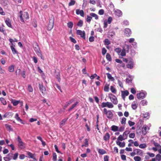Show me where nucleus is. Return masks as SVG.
I'll return each instance as SVG.
<instances>
[{"mask_svg":"<svg viewBox=\"0 0 161 161\" xmlns=\"http://www.w3.org/2000/svg\"><path fill=\"white\" fill-rule=\"evenodd\" d=\"M33 48L37 55L38 56L40 57L42 60H44V58L43 56L41 53V51L37 43L36 42L34 44Z\"/></svg>","mask_w":161,"mask_h":161,"instance_id":"nucleus-1","label":"nucleus"},{"mask_svg":"<svg viewBox=\"0 0 161 161\" xmlns=\"http://www.w3.org/2000/svg\"><path fill=\"white\" fill-rule=\"evenodd\" d=\"M19 14L20 20L22 22H24V20H27L29 19V14L27 12H25L24 14H23L22 11H20Z\"/></svg>","mask_w":161,"mask_h":161,"instance_id":"nucleus-2","label":"nucleus"},{"mask_svg":"<svg viewBox=\"0 0 161 161\" xmlns=\"http://www.w3.org/2000/svg\"><path fill=\"white\" fill-rule=\"evenodd\" d=\"M54 19L53 16L49 19V23L47 25V29L48 31H51L53 28L54 25Z\"/></svg>","mask_w":161,"mask_h":161,"instance_id":"nucleus-3","label":"nucleus"},{"mask_svg":"<svg viewBox=\"0 0 161 161\" xmlns=\"http://www.w3.org/2000/svg\"><path fill=\"white\" fill-rule=\"evenodd\" d=\"M108 97L114 104L116 105L118 104V101L115 96L110 93L108 94Z\"/></svg>","mask_w":161,"mask_h":161,"instance_id":"nucleus-4","label":"nucleus"},{"mask_svg":"<svg viewBox=\"0 0 161 161\" xmlns=\"http://www.w3.org/2000/svg\"><path fill=\"white\" fill-rule=\"evenodd\" d=\"M103 112L106 114L107 118L109 119H111L113 117V113L110 110L108 111L106 108L103 109Z\"/></svg>","mask_w":161,"mask_h":161,"instance_id":"nucleus-5","label":"nucleus"},{"mask_svg":"<svg viewBox=\"0 0 161 161\" xmlns=\"http://www.w3.org/2000/svg\"><path fill=\"white\" fill-rule=\"evenodd\" d=\"M101 106L102 108L107 107L109 108H113L114 106L112 103L109 102L103 103H102Z\"/></svg>","mask_w":161,"mask_h":161,"instance_id":"nucleus-6","label":"nucleus"},{"mask_svg":"<svg viewBox=\"0 0 161 161\" xmlns=\"http://www.w3.org/2000/svg\"><path fill=\"white\" fill-rule=\"evenodd\" d=\"M76 34L80 35L81 37L84 39H85V32L84 31H82L80 30H77L76 31Z\"/></svg>","mask_w":161,"mask_h":161,"instance_id":"nucleus-7","label":"nucleus"},{"mask_svg":"<svg viewBox=\"0 0 161 161\" xmlns=\"http://www.w3.org/2000/svg\"><path fill=\"white\" fill-rule=\"evenodd\" d=\"M127 67L130 69H132L134 67V62L133 60L130 59L127 64Z\"/></svg>","mask_w":161,"mask_h":161,"instance_id":"nucleus-8","label":"nucleus"},{"mask_svg":"<svg viewBox=\"0 0 161 161\" xmlns=\"http://www.w3.org/2000/svg\"><path fill=\"white\" fill-rule=\"evenodd\" d=\"M121 97L123 99L125 100L126 96H127L129 94V92L127 90L121 91Z\"/></svg>","mask_w":161,"mask_h":161,"instance_id":"nucleus-9","label":"nucleus"},{"mask_svg":"<svg viewBox=\"0 0 161 161\" xmlns=\"http://www.w3.org/2000/svg\"><path fill=\"white\" fill-rule=\"evenodd\" d=\"M39 88L40 91L42 92V93L44 94L46 92V89L44 86L42 85L39 84Z\"/></svg>","mask_w":161,"mask_h":161,"instance_id":"nucleus-10","label":"nucleus"},{"mask_svg":"<svg viewBox=\"0 0 161 161\" xmlns=\"http://www.w3.org/2000/svg\"><path fill=\"white\" fill-rule=\"evenodd\" d=\"M13 115V114L11 112H8L5 113L3 115V117L4 118H9L12 117Z\"/></svg>","mask_w":161,"mask_h":161,"instance_id":"nucleus-11","label":"nucleus"},{"mask_svg":"<svg viewBox=\"0 0 161 161\" xmlns=\"http://www.w3.org/2000/svg\"><path fill=\"white\" fill-rule=\"evenodd\" d=\"M137 98L141 100L143 99L145 97V94L143 92H140L136 95Z\"/></svg>","mask_w":161,"mask_h":161,"instance_id":"nucleus-12","label":"nucleus"},{"mask_svg":"<svg viewBox=\"0 0 161 161\" xmlns=\"http://www.w3.org/2000/svg\"><path fill=\"white\" fill-rule=\"evenodd\" d=\"M76 13L77 14H80L82 17H84V11L82 10H80L79 9H77L76 10Z\"/></svg>","mask_w":161,"mask_h":161,"instance_id":"nucleus-13","label":"nucleus"},{"mask_svg":"<svg viewBox=\"0 0 161 161\" xmlns=\"http://www.w3.org/2000/svg\"><path fill=\"white\" fill-rule=\"evenodd\" d=\"M27 155H28V157L29 158H32L33 159V161H36V158L34 156V154H33L32 153L30 152H27Z\"/></svg>","mask_w":161,"mask_h":161,"instance_id":"nucleus-14","label":"nucleus"},{"mask_svg":"<svg viewBox=\"0 0 161 161\" xmlns=\"http://www.w3.org/2000/svg\"><path fill=\"white\" fill-rule=\"evenodd\" d=\"M5 22L6 24L8 27L12 28L11 21L9 18H7L6 20H5Z\"/></svg>","mask_w":161,"mask_h":161,"instance_id":"nucleus-15","label":"nucleus"},{"mask_svg":"<svg viewBox=\"0 0 161 161\" xmlns=\"http://www.w3.org/2000/svg\"><path fill=\"white\" fill-rule=\"evenodd\" d=\"M110 137V136L109 133H106L103 137L104 140L105 141L109 140Z\"/></svg>","mask_w":161,"mask_h":161,"instance_id":"nucleus-16","label":"nucleus"},{"mask_svg":"<svg viewBox=\"0 0 161 161\" xmlns=\"http://www.w3.org/2000/svg\"><path fill=\"white\" fill-rule=\"evenodd\" d=\"M116 143L117 145L122 147H124L125 146V143L124 142H119L118 140H117L116 141Z\"/></svg>","mask_w":161,"mask_h":161,"instance_id":"nucleus-17","label":"nucleus"},{"mask_svg":"<svg viewBox=\"0 0 161 161\" xmlns=\"http://www.w3.org/2000/svg\"><path fill=\"white\" fill-rule=\"evenodd\" d=\"M135 152L136 154L142 155L143 153L142 151L140 149H136L133 150Z\"/></svg>","mask_w":161,"mask_h":161,"instance_id":"nucleus-18","label":"nucleus"},{"mask_svg":"<svg viewBox=\"0 0 161 161\" xmlns=\"http://www.w3.org/2000/svg\"><path fill=\"white\" fill-rule=\"evenodd\" d=\"M14 46L15 45H12L10 46L11 49L14 54L18 53V52L16 50V49L14 47Z\"/></svg>","mask_w":161,"mask_h":161,"instance_id":"nucleus-19","label":"nucleus"},{"mask_svg":"<svg viewBox=\"0 0 161 161\" xmlns=\"http://www.w3.org/2000/svg\"><path fill=\"white\" fill-rule=\"evenodd\" d=\"M130 133L129 130L125 131L123 133V136L124 139H127L128 137V135Z\"/></svg>","mask_w":161,"mask_h":161,"instance_id":"nucleus-20","label":"nucleus"},{"mask_svg":"<svg viewBox=\"0 0 161 161\" xmlns=\"http://www.w3.org/2000/svg\"><path fill=\"white\" fill-rule=\"evenodd\" d=\"M114 13L115 15L119 17L121 16L122 14V13L121 11L119 9L115 10Z\"/></svg>","mask_w":161,"mask_h":161,"instance_id":"nucleus-21","label":"nucleus"},{"mask_svg":"<svg viewBox=\"0 0 161 161\" xmlns=\"http://www.w3.org/2000/svg\"><path fill=\"white\" fill-rule=\"evenodd\" d=\"M15 118L18 121H20V123L22 124H24V123L23 122L22 120L19 117V115L17 113L15 114Z\"/></svg>","mask_w":161,"mask_h":161,"instance_id":"nucleus-22","label":"nucleus"},{"mask_svg":"<svg viewBox=\"0 0 161 161\" xmlns=\"http://www.w3.org/2000/svg\"><path fill=\"white\" fill-rule=\"evenodd\" d=\"M18 146L21 149H22L25 148V143H24L22 141L18 143Z\"/></svg>","mask_w":161,"mask_h":161,"instance_id":"nucleus-23","label":"nucleus"},{"mask_svg":"<svg viewBox=\"0 0 161 161\" xmlns=\"http://www.w3.org/2000/svg\"><path fill=\"white\" fill-rule=\"evenodd\" d=\"M125 33L127 36H130L131 34V31L129 28H126L125 29Z\"/></svg>","mask_w":161,"mask_h":161,"instance_id":"nucleus-24","label":"nucleus"},{"mask_svg":"<svg viewBox=\"0 0 161 161\" xmlns=\"http://www.w3.org/2000/svg\"><path fill=\"white\" fill-rule=\"evenodd\" d=\"M106 75H107L108 78L109 80H110L112 81H114V79L113 77L109 73H107L106 74Z\"/></svg>","mask_w":161,"mask_h":161,"instance_id":"nucleus-25","label":"nucleus"},{"mask_svg":"<svg viewBox=\"0 0 161 161\" xmlns=\"http://www.w3.org/2000/svg\"><path fill=\"white\" fill-rule=\"evenodd\" d=\"M147 127L145 126H144L142 128V134L145 135L147 133Z\"/></svg>","mask_w":161,"mask_h":161,"instance_id":"nucleus-26","label":"nucleus"},{"mask_svg":"<svg viewBox=\"0 0 161 161\" xmlns=\"http://www.w3.org/2000/svg\"><path fill=\"white\" fill-rule=\"evenodd\" d=\"M5 127L9 131H13V129L11 128V126L8 124H6L5 125Z\"/></svg>","mask_w":161,"mask_h":161,"instance_id":"nucleus-27","label":"nucleus"},{"mask_svg":"<svg viewBox=\"0 0 161 161\" xmlns=\"http://www.w3.org/2000/svg\"><path fill=\"white\" fill-rule=\"evenodd\" d=\"M109 90V85L106 84L105 85L104 88V91L105 92H108Z\"/></svg>","mask_w":161,"mask_h":161,"instance_id":"nucleus-28","label":"nucleus"},{"mask_svg":"<svg viewBox=\"0 0 161 161\" xmlns=\"http://www.w3.org/2000/svg\"><path fill=\"white\" fill-rule=\"evenodd\" d=\"M67 119H64L62 120V121L59 124L60 127H61L62 126L64 125L65 122L67 121Z\"/></svg>","mask_w":161,"mask_h":161,"instance_id":"nucleus-29","label":"nucleus"},{"mask_svg":"<svg viewBox=\"0 0 161 161\" xmlns=\"http://www.w3.org/2000/svg\"><path fill=\"white\" fill-rule=\"evenodd\" d=\"M74 101V100L72 99L69 100V102H66V104H65V105L64 106V107H67L70 104L72 103Z\"/></svg>","mask_w":161,"mask_h":161,"instance_id":"nucleus-30","label":"nucleus"},{"mask_svg":"<svg viewBox=\"0 0 161 161\" xmlns=\"http://www.w3.org/2000/svg\"><path fill=\"white\" fill-rule=\"evenodd\" d=\"M90 15L94 18H95L96 19H98V15L95 14V13H92L90 14Z\"/></svg>","mask_w":161,"mask_h":161,"instance_id":"nucleus-31","label":"nucleus"},{"mask_svg":"<svg viewBox=\"0 0 161 161\" xmlns=\"http://www.w3.org/2000/svg\"><path fill=\"white\" fill-rule=\"evenodd\" d=\"M78 103V102H76L75 103L73 104L71 107L69 109L68 111H70L71 110H72L76 106V105Z\"/></svg>","mask_w":161,"mask_h":161,"instance_id":"nucleus-32","label":"nucleus"},{"mask_svg":"<svg viewBox=\"0 0 161 161\" xmlns=\"http://www.w3.org/2000/svg\"><path fill=\"white\" fill-rule=\"evenodd\" d=\"M143 118L146 119H148L149 118L150 115L149 113L146 112L144 114H143Z\"/></svg>","mask_w":161,"mask_h":161,"instance_id":"nucleus-33","label":"nucleus"},{"mask_svg":"<svg viewBox=\"0 0 161 161\" xmlns=\"http://www.w3.org/2000/svg\"><path fill=\"white\" fill-rule=\"evenodd\" d=\"M98 152L100 154L102 155L106 153V151L103 149H98Z\"/></svg>","mask_w":161,"mask_h":161,"instance_id":"nucleus-34","label":"nucleus"},{"mask_svg":"<svg viewBox=\"0 0 161 161\" xmlns=\"http://www.w3.org/2000/svg\"><path fill=\"white\" fill-rule=\"evenodd\" d=\"M88 146V141L87 139H85V144L82 145V147H83L85 146V147H87Z\"/></svg>","mask_w":161,"mask_h":161,"instance_id":"nucleus-35","label":"nucleus"},{"mask_svg":"<svg viewBox=\"0 0 161 161\" xmlns=\"http://www.w3.org/2000/svg\"><path fill=\"white\" fill-rule=\"evenodd\" d=\"M111 130L114 131H116L118 130V127L115 125H113L111 127Z\"/></svg>","mask_w":161,"mask_h":161,"instance_id":"nucleus-36","label":"nucleus"},{"mask_svg":"<svg viewBox=\"0 0 161 161\" xmlns=\"http://www.w3.org/2000/svg\"><path fill=\"white\" fill-rule=\"evenodd\" d=\"M0 100L2 103L4 105H5L7 104V102L5 99L3 97H1L0 98Z\"/></svg>","mask_w":161,"mask_h":161,"instance_id":"nucleus-37","label":"nucleus"},{"mask_svg":"<svg viewBox=\"0 0 161 161\" xmlns=\"http://www.w3.org/2000/svg\"><path fill=\"white\" fill-rule=\"evenodd\" d=\"M110 90L111 92L114 93L115 94L116 93L117 91L116 89L113 86H110Z\"/></svg>","mask_w":161,"mask_h":161,"instance_id":"nucleus-38","label":"nucleus"},{"mask_svg":"<svg viewBox=\"0 0 161 161\" xmlns=\"http://www.w3.org/2000/svg\"><path fill=\"white\" fill-rule=\"evenodd\" d=\"M14 66L11 65L8 67V71L10 72H12L14 71Z\"/></svg>","mask_w":161,"mask_h":161,"instance_id":"nucleus-39","label":"nucleus"},{"mask_svg":"<svg viewBox=\"0 0 161 161\" xmlns=\"http://www.w3.org/2000/svg\"><path fill=\"white\" fill-rule=\"evenodd\" d=\"M120 55L122 56H124L126 55L125 49L123 48L122 50V51L120 52Z\"/></svg>","mask_w":161,"mask_h":161,"instance_id":"nucleus-40","label":"nucleus"},{"mask_svg":"<svg viewBox=\"0 0 161 161\" xmlns=\"http://www.w3.org/2000/svg\"><path fill=\"white\" fill-rule=\"evenodd\" d=\"M9 42L11 43V44L12 45H14L13 42H18V40L16 38H14V40L11 38H10L9 39Z\"/></svg>","mask_w":161,"mask_h":161,"instance_id":"nucleus-41","label":"nucleus"},{"mask_svg":"<svg viewBox=\"0 0 161 161\" xmlns=\"http://www.w3.org/2000/svg\"><path fill=\"white\" fill-rule=\"evenodd\" d=\"M73 23L71 21L67 23L68 27L69 28H72L73 27Z\"/></svg>","mask_w":161,"mask_h":161,"instance_id":"nucleus-42","label":"nucleus"},{"mask_svg":"<svg viewBox=\"0 0 161 161\" xmlns=\"http://www.w3.org/2000/svg\"><path fill=\"white\" fill-rule=\"evenodd\" d=\"M83 25V21L81 20H80L78 22L77 24V25L79 27H81Z\"/></svg>","mask_w":161,"mask_h":161,"instance_id":"nucleus-43","label":"nucleus"},{"mask_svg":"<svg viewBox=\"0 0 161 161\" xmlns=\"http://www.w3.org/2000/svg\"><path fill=\"white\" fill-rule=\"evenodd\" d=\"M12 103H13V104L14 106H16L19 103V101H16V100H13L12 101Z\"/></svg>","mask_w":161,"mask_h":161,"instance_id":"nucleus-44","label":"nucleus"},{"mask_svg":"<svg viewBox=\"0 0 161 161\" xmlns=\"http://www.w3.org/2000/svg\"><path fill=\"white\" fill-rule=\"evenodd\" d=\"M134 159L135 161H141V158L138 156L134 157Z\"/></svg>","mask_w":161,"mask_h":161,"instance_id":"nucleus-45","label":"nucleus"},{"mask_svg":"<svg viewBox=\"0 0 161 161\" xmlns=\"http://www.w3.org/2000/svg\"><path fill=\"white\" fill-rule=\"evenodd\" d=\"M75 3V1L74 0H71L70 2L69 3V6H70L74 5Z\"/></svg>","mask_w":161,"mask_h":161,"instance_id":"nucleus-46","label":"nucleus"},{"mask_svg":"<svg viewBox=\"0 0 161 161\" xmlns=\"http://www.w3.org/2000/svg\"><path fill=\"white\" fill-rule=\"evenodd\" d=\"M106 58L109 61H110L111 60V57L110 55L108 53H107L106 54Z\"/></svg>","mask_w":161,"mask_h":161,"instance_id":"nucleus-47","label":"nucleus"},{"mask_svg":"<svg viewBox=\"0 0 161 161\" xmlns=\"http://www.w3.org/2000/svg\"><path fill=\"white\" fill-rule=\"evenodd\" d=\"M147 101L145 100H142L141 102V104L143 106L146 105H147Z\"/></svg>","mask_w":161,"mask_h":161,"instance_id":"nucleus-48","label":"nucleus"},{"mask_svg":"<svg viewBox=\"0 0 161 161\" xmlns=\"http://www.w3.org/2000/svg\"><path fill=\"white\" fill-rule=\"evenodd\" d=\"M28 90L30 92H32L33 91L32 87L31 85H28Z\"/></svg>","mask_w":161,"mask_h":161,"instance_id":"nucleus-49","label":"nucleus"},{"mask_svg":"<svg viewBox=\"0 0 161 161\" xmlns=\"http://www.w3.org/2000/svg\"><path fill=\"white\" fill-rule=\"evenodd\" d=\"M139 146L141 148H144L147 147L145 143L141 144Z\"/></svg>","mask_w":161,"mask_h":161,"instance_id":"nucleus-50","label":"nucleus"},{"mask_svg":"<svg viewBox=\"0 0 161 161\" xmlns=\"http://www.w3.org/2000/svg\"><path fill=\"white\" fill-rule=\"evenodd\" d=\"M155 158L158 161H160L161 160V155L159 154H157Z\"/></svg>","mask_w":161,"mask_h":161,"instance_id":"nucleus-51","label":"nucleus"},{"mask_svg":"<svg viewBox=\"0 0 161 161\" xmlns=\"http://www.w3.org/2000/svg\"><path fill=\"white\" fill-rule=\"evenodd\" d=\"M153 144L157 148H161V146L158 144L157 142H154Z\"/></svg>","mask_w":161,"mask_h":161,"instance_id":"nucleus-52","label":"nucleus"},{"mask_svg":"<svg viewBox=\"0 0 161 161\" xmlns=\"http://www.w3.org/2000/svg\"><path fill=\"white\" fill-rule=\"evenodd\" d=\"M126 118L125 117H123L122 118V120L121 121V123L122 124H124L125 125L126 123Z\"/></svg>","mask_w":161,"mask_h":161,"instance_id":"nucleus-53","label":"nucleus"},{"mask_svg":"<svg viewBox=\"0 0 161 161\" xmlns=\"http://www.w3.org/2000/svg\"><path fill=\"white\" fill-rule=\"evenodd\" d=\"M56 78L57 79L58 81L60 82L61 80V78L60 77V75L59 73H58V74L56 75Z\"/></svg>","mask_w":161,"mask_h":161,"instance_id":"nucleus-54","label":"nucleus"},{"mask_svg":"<svg viewBox=\"0 0 161 161\" xmlns=\"http://www.w3.org/2000/svg\"><path fill=\"white\" fill-rule=\"evenodd\" d=\"M104 43L105 45H108L110 44V42L109 40L107 39H106L104 40Z\"/></svg>","mask_w":161,"mask_h":161,"instance_id":"nucleus-55","label":"nucleus"},{"mask_svg":"<svg viewBox=\"0 0 161 161\" xmlns=\"http://www.w3.org/2000/svg\"><path fill=\"white\" fill-rule=\"evenodd\" d=\"M129 137L131 138H134L135 136V133H131L129 134Z\"/></svg>","mask_w":161,"mask_h":161,"instance_id":"nucleus-56","label":"nucleus"},{"mask_svg":"<svg viewBox=\"0 0 161 161\" xmlns=\"http://www.w3.org/2000/svg\"><path fill=\"white\" fill-rule=\"evenodd\" d=\"M108 22L106 20H105L103 22V28H106L108 26Z\"/></svg>","mask_w":161,"mask_h":161,"instance_id":"nucleus-57","label":"nucleus"},{"mask_svg":"<svg viewBox=\"0 0 161 161\" xmlns=\"http://www.w3.org/2000/svg\"><path fill=\"white\" fill-rule=\"evenodd\" d=\"M53 161H56L57 160V155L56 153H54L53 157Z\"/></svg>","mask_w":161,"mask_h":161,"instance_id":"nucleus-58","label":"nucleus"},{"mask_svg":"<svg viewBox=\"0 0 161 161\" xmlns=\"http://www.w3.org/2000/svg\"><path fill=\"white\" fill-rule=\"evenodd\" d=\"M124 140L125 139H124L123 136L121 135H120L118 138V140H119L120 141H122Z\"/></svg>","mask_w":161,"mask_h":161,"instance_id":"nucleus-59","label":"nucleus"},{"mask_svg":"<svg viewBox=\"0 0 161 161\" xmlns=\"http://www.w3.org/2000/svg\"><path fill=\"white\" fill-rule=\"evenodd\" d=\"M69 38L71 42H73V43H76V41L74 38H73V37H72L71 36H70L69 37Z\"/></svg>","mask_w":161,"mask_h":161,"instance_id":"nucleus-60","label":"nucleus"},{"mask_svg":"<svg viewBox=\"0 0 161 161\" xmlns=\"http://www.w3.org/2000/svg\"><path fill=\"white\" fill-rule=\"evenodd\" d=\"M115 51L118 53H119L121 52V49L120 48H117L115 49Z\"/></svg>","mask_w":161,"mask_h":161,"instance_id":"nucleus-61","label":"nucleus"},{"mask_svg":"<svg viewBox=\"0 0 161 161\" xmlns=\"http://www.w3.org/2000/svg\"><path fill=\"white\" fill-rule=\"evenodd\" d=\"M128 123L129 125L130 126L134 125L135 124V122H132V121H131L130 120H129L128 121Z\"/></svg>","mask_w":161,"mask_h":161,"instance_id":"nucleus-62","label":"nucleus"},{"mask_svg":"<svg viewBox=\"0 0 161 161\" xmlns=\"http://www.w3.org/2000/svg\"><path fill=\"white\" fill-rule=\"evenodd\" d=\"M98 13L100 15H103L104 13V11L103 9H101L99 10Z\"/></svg>","mask_w":161,"mask_h":161,"instance_id":"nucleus-63","label":"nucleus"},{"mask_svg":"<svg viewBox=\"0 0 161 161\" xmlns=\"http://www.w3.org/2000/svg\"><path fill=\"white\" fill-rule=\"evenodd\" d=\"M109 157L108 155H105L104 156L103 159L104 161H108Z\"/></svg>","mask_w":161,"mask_h":161,"instance_id":"nucleus-64","label":"nucleus"}]
</instances>
